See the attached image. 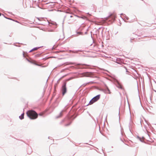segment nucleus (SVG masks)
<instances>
[{"instance_id":"6","label":"nucleus","mask_w":156,"mask_h":156,"mask_svg":"<svg viewBox=\"0 0 156 156\" xmlns=\"http://www.w3.org/2000/svg\"><path fill=\"white\" fill-rule=\"evenodd\" d=\"M38 48H34L32 50H30V52H31L33 51L36 50L37 49H38Z\"/></svg>"},{"instance_id":"10","label":"nucleus","mask_w":156,"mask_h":156,"mask_svg":"<svg viewBox=\"0 0 156 156\" xmlns=\"http://www.w3.org/2000/svg\"><path fill=\"white\" fill-rule=\"evenodd\" d=\"M41 54H37L36 55H35V56L36 57H39L40 56V55Z\"/></svg>"},{"instance_id":"9","label":"nucleus","mask_w":156,"mask_h":156,"mask_svg":"<svg viewBox=\"0 0 156 156\" xmlns=\"http://www.w3.org/2000/svg\"><path fill=\"white\" fill-rule=\"evenodd\" d=\"M106 92L108 94H110L111 93L110 90L108 88L107 89Z\"/></svg>"},{"instance_id":"3","label":"nucleus","mask_w":156,"mask_h":156,"mask_svg":"<svg viewBox=\"0 0 156 156\" xmlns=\"http://www.w3.org/2000/svg\"><path fill=\"white\" fill-rule=\"evenodd\" d=\"M66 83L65 82L62 87V93L63 95H64L66 92Z\"/></svg>"},{"instance_id":"12","label":"nucleus","mask_w":156,"mask_h":156,"mask_svg":"<svg viewBox=\"0 0 156 156\" xmlns=\"http://www.w3.org/2000/svg\"><path fill=\"white\" fill-rule=\"evenodd\" d=\"M43 115H44V113H42V112L41 113H39V115L40 116H42Z\"/></svg>"},{"instance_id":"11","label":"nucleus","mask_w":156,"mask_h":156,"mask_svg":"<svg viewBox=\"0 0 156 156\" xmlns=\"http://www.w3.org/2000/svg\"><path fill=\"white\" fill-rule=\"evenodd\" d=\"M64 111H63V110H62L60 113V117H61V116L62 115V113H63V112H64Z\"/></svg>"},{"instance_id":"2","label":"nucleus","mask_w":156,"mask_h":156,"mask_svg":"<svg viewBox=\"0 0 156 156\" xmlns=\"http://www.w3.org/2000/svg\"><path fill=\"white\" fill-rule=\"evenodd\" d=\"M100 95H98L96 97H95L93 98L89 102V104L90 105H91L93 104L94 102L97 101L100 98Z\"/></svg>"},{"instance_id":"13","label":"nucleus","mask_w":156,"mask_h":156,"mask_svg":"<svg viewBox=\"0 0 156 156\" xmlns=\"http://www.w3.org/2000/svg\"><path fill=\"white\" fill-rule=\"evenodd\" d=\"M1 13L0 12V16H1Z\"/></svg>"},{"instance_id":"8","label":"nucleus","mask_w":156,"mask_h":156,"mask_svg":"<svg viewBox=\"0 0 156 156\" xmlns=\"http://www.w3.org/2000/svg\"><path fill=\"white\" fill-rule=\"evenodd\" d=\"M90 75V74L89 73H85L84 76H89Z\"/></svg>"},{"instance_id":"5","label":"nucleus","mask_w":156,"mask_h":156,"mask_svg":"<svg viewBox=\"0 0 156 156\" xmlns=\"http://www.w3.org/2000/svg\"><path fill=\"white\" fill-rule=\"evenodd\" d=\"M115 15L114 14H111L108 17V19L111 18L113 20H114L115 18Z\"/></svg>"},{"instance_id":"1","label":"nucleus","mask_w":156,"mask_h":156,"mask_svg":"<svg viewBox=\"0 0 156 156\" xmlns=\"http://www.w3.org/2000/svg\"><path fill=\"white\" fill-rule=\"evenodd\" d=\"M27 113L28 116L31 119H34L37 118V114L34 111H27Z\"/></svg>"},{"instance_id":"7","label":"nucleus","mask_w":156,"mask_h":156,"mask_svg":"<svg viewBox=\"0 0 156 156\" xmlns=\"http://www.w3.org/2000/svg\"><path fill=\"white\" fill-rule=\"evenodd\" d=\"M24 114L23 113L20 116V118L21 119H22L24 118Z\"/></svg>"},{"instance_id":"4","label":"nucleus","mask_w":156,"mask_h":156,"mask_svg":"<svg viewBox=\"0 0 156 156\" xmlns=\"http://www.w3.org/2000/svg\"><path fill=\"white\" fill-rule=\"evenodd\" d=\"M30 62L33 64H34L38 66H41L42 65L41 64H38L37 62L35 60H32Z\"/></svg>"}]
</instances>
